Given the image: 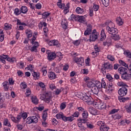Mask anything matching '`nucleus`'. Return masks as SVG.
Here are the masks:
<instances>
[{"label":"nucleus","instance_id":"9d476101","mask_svg":"<svg viewBox=\"0 0 131 131\" xmlns=\"http://www.w3.org/2000/svg\"><path fill=\"white\" fill-rule=\"evenodd\" d=\"M92 29H93L92 25H91V24H89L87 26V30L84 32V35H89V34H90L92 32Z\"/></svg>","mask_w":131,"mask_h":131},{"label":"nucleus","instance_id":"c85d7f7f","mask_svg":"<svg viewBox=\"0 0 131 131\" xmlns=\"http://www.w3.org/2000/svg\"><path fill=\"white\" fill-rule=\"evenodd\" d=\"M78 127H79V129L80 130H85V125L81 123H78Z\"/></svg>","mask_w":131,"mask_h":131},{"label":"nucleus","instance_id":"a211bd4d","mask_svg":"<svg viewBox=\"0 0 131 131\" xmlns=\"http://www.w3.org/2000/svg\"><path fill=\"white\" fill-rule=\"evenodd\" d=\"M105 39H106V34L105 33V30H102L101 31L100 40L103 41V40H105Z\"/></svg>","mask_w":131,"mask_h":131},{"label":"nucleus","instance_id":"ea45409f","mask_svg":"<svg viewBox=\"0 0 131 131\" xmlns=\"http://www.w3.org/2000/svg\"><path fill=\"white\" fill-rule=\"evenodd\" d=\"M82 74H89V70L88 69H83L81 71Z\"/></svg>","mask_w":131,"mask_h":131},{"label":"nucleus","instance_id":"8fccbe9b","mask_svg":"<svg viewBox=\"0 0 131 131\" xmlns=\"http://www.w3.org/2000/svg\"><path fill=\"white\" fill-rule=\"evenodd\" d=\"M25 94L26 95V97H29V96H30V95H31V91L30 90V89H27Z\"/></svg>","mask_w":131,"mask_h":131},{"label":"nucleus","instance_id":"393cba45","mask_svg":"<svg viewBox=\"0 0 131 131\" xmlns=\"http://www.w3.org/2000/svg\"><path fill=\"white\" fill-rule=\"evenodd\" d=\"M118 99L120 101V102H122L123 103H124L125 101H127V100H129V98L128 97H123V96H119Z\"/></svg>","mask_w":131,"mask_h":131},{"label":"nucleus","instance_id":"774afa93","mask_svg":"<svg viewBox=\"0 0 131 131\" xmlns=\"http://www.w3.org/2000/svg\"><path fill=\"white\" fill-rule=\"evenodd\" d=\"M18 64H19V68H20V69H23L24 68V63L23 62L20 61Z\"/></svg>","mask_w":131,"mask_h":131},{"label":"nucleus","instance_id":"e433bc0d","mask_svg":"<svg viewBox=\"0 0 131 131\" xmlns=\"http://www.w3.org/2000/svg\"><path fill=\"white\" fill-rule=\"evenodd\" d=\"M101 1L104 7H108L109 6V0H101Z\"/></svg>","mask_w":131,"mask_h":131},{"label":"nucleus","instance_id":"f03ea898","mask_svg":"<svg viewBox=\"0 0 131 131\" xmlns=\"http://www.w3.org/2000/svg\"><path fill=\"white\" fill-rule=\"evenodd\" d=\"M6 59L7 61H8V62H11V63H14V62H16V61H17L16 58L14 57L10 58L8 55H0V61L2 62L3 64H6V60H5Z\"/></svg>","mask_w":131,"mask_h":131},{"label":"nucleus","instance_id":"09e8293b","mask_svg":"<svg viewBox=\"0 0 131 131\" xmlns=\"http://www.w3.org/2000/svg\"><path fill=\"white\" fill-rule=\"evenodd\" d=\"M119 63L121 64V65H122L123 66H124L125 67H127V68H128V65H127L124 61L122 60H119Z\"/></svg>","mask_w":131,"mask_h":131},{"label":"nucleus","instance_id":"4468645a","mask_svg":"<svg viewBox=\"0 0 131 131\" xmlns=\"http://www.w3.org/2000/svg\"><path fill=\"white\" fill-rule=\"evenodd\" d=\"M89 111L91 114H92V115H98V110L95 109L94 107H90L89 108Z\"/></svg>","mask_w":131,"mask_h":131},{"label":"nucleus","instance_id":"4c0bfd02","mask_svg":"<svg viewBox=\"0 0 131 131\" xmlns=\"http://www.w3.org/2000/svg\"><path fill=\"white\" fill-rule=\"evenodd\" d=\"M32 75L34 78H36V79H38L39 78V74H37V73L35 72H33L32 73Z\"/></svg>","mask_w":131,"mask_h":131},{"label":"nucleus","instance_id":"6e6552de","mask_svg":"<svg viewBox=\"0 0 131 131\" xmlns=\"http://www.w3.org/2000/svg\"><path fill=\"white\" fill-rule=\"evenodd\" d=\"M74 61L77 64H79V65H81V66H83L84 64V59L82 57H75Z\"/></svg>","mask_w":131,"mask_h":131},{"label":"nucleus","instance_id":"7ed1b4c3","mask_svg":"<svg viewBox=\"0 0 131 131\" xmlns=\"http://www.w3.org/2000/svg\"><path fill=\"white\" fill-rule=\"evenodd\" d=\"M40 100H43L47 104H49L52 101V96L49 93H46L45 94H40Z\"/></svg>","mask_w":131,"mask_h":131},{"label":"nucleus","instance_id":"6e6d98bb","mask_svg":"<svg viewBox=\"0 0 131 131\" xmlns=\"http://www.w3.org/2000/svg\"><path fill=\"white\" fill-rule=\"evenodd\" d=\"M26 33L27 34V36L28 38H29L31 37V36H32V33H31V31H30L29 32L26 31Z\"/></svg>","mask_w":131,"mask_h":131},{"label":"nucleus","instance_id":"aec40b11","mask_svg":"<svg viewBox=\"0 0 131 131\" xmlns=\"http://www.w3.org/2000/svg\"><path fill=\"white\" fill-rule=\"evenodd\" d=\"M31 99L33 104L35 105H37V104H38V99H37L36 96H32Z\"/></svg>","mask_w":131,"mask_h":131},{"label":"nucleus","instance_id":"79ce46f5","mask_svg":"<svg viewBox=\"0 0 131 131\" xmlns=\"http://www.w3.org/2000/svg\"><path fill=\"white\" fill-rule=\"evenodd\" d=\"M53 46H56L57 47H60L61 45L59 43V41L57 40H53Z\"/></svg>","mask_w":131,"mask_h":131},{"label":"nucleus","instance_id":"9b49d317","mask_svg":"<svg viewBox=\"0 0 131 131\" xmlns=\"http://www.w3.org/2000/svg\"><path fill=\"white\" fill-rule=\"evenodd\" d=\"M108 33L112 35H116L117 33H118V30L115 28H113V29H111L109 31H107Z\"/></svg>","mask_w":131,"mask_h":131},{"label":"nucleus","instance_id":"bb28decb","mask_svg":"<svg viewBox=\"0 0 131 131\" xmlns=\"http://www.w3.org/2000/svg\"><path fill=\"white\" fill-rule=\"evenodd\" d=\"M95 85H96V81L95 83L92 81H88L87 82V86L90 89H91V88L92 89H93V87L95 86Z\"/></svg>","mask_w":131,"mask_h":131},{"label":"nucleus","instance_id":"680f3d73","mask_svg":"<svg viewBox=\"0 0 131 131\" xmlns=\"http://www.w3.org/2000/svg\"><path fill=\"white\" fill-rule=\"evenodd\" d=\"M16 127L17 129H19V130H22V129H23V125L19 124L16 125Z\"/></svg>","mask_w":131,"mask_h":131},{"label":"nucleus","instance_id":"c9c22d12","mask_svg":"<svg viewBox=\"0 0 131 131\" xmlns=\"http://www.w3.org/2000/svg\"><path fill=\"white\" fill-rule=\"evenodd\" d=\"M79 123H81L82 124H84L85 125H86V122H88V120L86 119H80L79 120Z\"/></svg>","mask_w":131,"mask_h":131},{"label":"nucleus","instance_id":"a19ab883","mask_svg":"<svg viewBox=\"0 0 131 131\" xmlns=\"http://www.w3.org/2000/svg\"><path fill=\"white\" fill-rule=\"evenodd\" d=\"M118 85H119V86H122V88L125 87V86H127L128 87V86H127L126 85V84H125V83L123 82H119L118 83Z\"/></svg>","mask_w":131,"mask_h":131},{"label":"nucleus","instance_id":"69168bd1","mask_svg":"<svg viewBox=\"0 0 131 131\" xmlns=\"http://www.w3.org/2000/svg\"><path fill=\"white\" fill-rule=\"evenodd\" d=\"M52 122L53 125H57L58 124V121L56 119H53Z\"/></svg>","mask_w":131,"mask_h":131},{"label":"nucleus","instance_id":"c756f323","mask_svg":"<svg viewBox=\"0 0 131 131\" xmlns=\"http://www.w3.org/2000/svg\"><path fill=\"white\" fill-rule=\"evenodd\" d=\"M42 117L43 121H46L47 120V117H48V113L47 112V111H43Z\"/></svg>","mask_w":131,"mask_h":131},{"label":"nucleus","instance_id":"603ef678","mask_svg":"<svg viewBox=\"0 0 131 131\" xmlns=\"http://www.w3.org/2000/svg\"><path fill=\"white\" fill-rule=\"evenodd\" d=\"M20 113L23 119H26V118H27V114L26 113H23L22 112Z\"/></svg>","mask_w":131,"mask_h":131},{"label":"nucleus","instance_id":"dca6fc26","mask_svg":"<svg viewBox=\"0 0 131 131\" xmlns=\"http://www.w3.org/2000/svg\"><path fill=\"white\" fill-rule=\"evenodd\" d=\"M118 71H119V73H120V74H121V75H122V74L127 73L128 71L126 68L121 67V68H120L118 69Z\"/></svg>","mask_w":131,"mask_h":131},{"label":"nucleus","instance_id":"338daca9","mask_svg":"<svg viewBox=\"0 0 131 131\" xmlns=\"http://www.w3.org/2000/svg\"><path fill=\"white\" fill-rule=\"evenodd\" d=\"M79 116V113L78 112H75L72 115L73 117H78Z\"/></svg>","mask_w":131,"mask_h":131},{"label":"nucleus","instance_id":"5701e85b","mask_svg":"<svg viewBox=\"0 0 131 131\" xmlns=\"http://www.w3.org/2000/svg\"><path fill=\"white\" fill-rule=\"evenodd\" d=\"M90 40L92 41H95L97 38H98V35L95 34H92L90 36Z\"/></svg>","mask_w":131,"mask_h":131},{"label":"nucleus","instance_id":"864d4df0","mask_svg":"<svg viewBox=\"0 0 131 131\" xmlns=\"http://www.w3.org/2000/svg\"><path fill=\"white\" fill-rule=\"evenodd\" d=\"M31 52H35V53L37 52V48L36 46H33L30 49Z\"/></svg>","mask_w":131,"mask_h":131},{"label":"nucleus","instance_id":"72a5a7b5","mask_svg":"<svg viewBox=\"0 0 131 131\" xmlns=\"http://www.w3.org/2000/svg\"><path fill=\"white\" fill-rule=\"evenodd\" d=\"M83 118L86 119L88 117H89V113H88V111H84L83 113L82 114Z\"/></svg>","mask_w":131,"mask_h":131},{"label":"nucleus","instance_id":"f704fd0d","mask_svg":"<svg viewBox=\"0 0 131 131\" xmlns=\"http://www.w3.org/2000/svg\"><path fill=\"white\" fill-rule=\"evenodd\" d=\"M50 15H51V13H49L48 12H44L42 14V18L43 19H46V18H48Z\"/></svg>","mask_w":131,"mask_h":131},{"label":"nucleus","instance_id":"1a4fd4ad","mask_svg":"<svg viewBox=\"0 0 131 131\" xmlns=\"http://www.w3.org/2000/svg\"><path fill=\"white\" fill-rule=\"evenodd\" d=\"M22 119V116L20 115V113L19 114V115L16 117V118L14 117H11L12 121L14 122L15 123H18L20 120Z\"/></svg>","mask_w":131,"mask_h":131},{"label":"nucleus","instance_id":"2f4dec72","mask_svg":"<svg viewBox=\"0 0 131 131\" xmlns=\"http://www.w3.org/2000/svg\"><path fill=\"white\" fill-rule=\"evenodd\" d=\"M108 129H109V127H107L105 125H101L100 126L101 131H108Z\"/></svg>","mask_w":131,"mask_h":131},{"label":"nucleus","instance_id":"e2e57ef3","mask_svg":"<svg viewBox=\"0 0 131 131\" xmlns=\"http://www.w3.org/2000/svg\"><path fill=\"white\" fill-rule=\"evenodd\" d=\"M74 117L73 116L67 117V121H73Z\"/></svg>","mask_w":131,"mask_h":131},{"label":"nucleus","instance_id":"a18cd8bd","mask_svg":"<svg viewBox=\"0 0 131 131\" xmlns=\"http://www.w3.org/2000/svg\"><path fill=\"white\" fill-rule=\"evenodd\" d=\"M21 11H20V10H19V9L18 8H16L14 10V14H15V15H16V16H18V15H20V14H21Z\"/></svg>","mask_w":131,"mask_h":131},{"label":"nucleus","instance_id":"423d86ee","mask_svg":"<svg viewBox=\"0 0 131 131\" xmlns=\"http://www.w3.org/2000/svg\"><path fill=\"white\" fill-rule=\"evenodd\" d=\"M118 94L121 97H124L127 94V89L125 87H122L118 91Z\"/></svg>","mask_w":131,"mask_h":131},{"label":"nucleus","instance_id":"473e14b6","mask_svg":"<svg viewBox=\"0 0 131 131\" xmlns=\"http://www.w3.org/2000/svg\"><path fill=\"white\" fill-rule=\"evenodd\" d=\"M69 3L67 4L66 5V7H64V10H63V12L64 13V14H67V13H68V12H69Z\"/></svg>","mask_w":131,"mask_h":131},{"label":"nucleus","instance_id":"412c9836","mask_svg":"<svg viewBox=\"0 0 131 131\" xmlns=\"http://www.w3.org/2000/svg\"><path fill=\"white\" fill-rule=\"evenodd\" d=\"M61 25L63 29H67L68 23H67V21L66 20V19H64L62 20Z\"/></svg>","mask_w":131,"mask_h":131},{"label":"nucleus","instance_id":"13d9d810","mask_svg":"<svg viewBox=\"0 0 131 131\" xmlns=\"http://www.w3.org/2000/svg\"><path fill=\"white\" fill-rule=\"evenodd\" d=\"M94 10L95 12H97L98 10H99V8H100V6L98 5L94 4L93 6Z\"/></svg>","mask_w":131,"mask_h":131},{"label":"nucleus","instance_id":"39448f33","mask_svg":"<svg viewBox=\"0 0 131 131\" xmlns=\"http://www.w3.org/2000/svg\"><path fill=\"white\" fill-rule=\"evenodd\" d=\"M72 20H75V21H78V22H80V23H83L86 21L85 19V17H84V16H79L77 15L75 16L74 15H72Z\"/></svg>","mask_w":131,"mask_h":131},{"label":"nucleus","instance_id":"052dcab7","mask_svg":"<svg viewBox=\"0 0 131 131\" xmlns=\"http://www.w3.org/2000/svg\"><path fill=\"white\" fill-rule=\"evenodd\" d=\"M73 43L74 45V46H79V45L80 44V40H77L74 41Z\"/></svg>","mask_w":131,"mask_h":131},{"label":"nucleus","instance_id":"a878e982","mask_svg":"<svg viewBox=\"0 0 131 131\" xmlns=\"http://www.w3.org/2000/svg\"><path fill=\"white\" fill-rule=\"evenodd\" d=\"M28 11V9H27V7L26 6H22L20 8V12L23 13V14H26Z\"/></svg>","mask_w":131,"mask_h":131},{"label":"nucleus","instance_id":"ddd939ff","mask_svg":"<svg viewBox=\"0 0 131 131\" xmlns=\"http://www.w3.org/2000/svg\"><path fill=\"white\" fill-rule=\"evenodd\" d=\"M106 25L107 24V26L106 28L107 31L114 28V23H112V21H110L108 23H106Z\"/></svg>","mask_w":131,"mask_h":131},{"label":"nucleus","instance_id":"cd10ccee","mask_svg":"<svg viewBox=\"0 0 131 131\" xmlns=\"http://www.w3.org/2000/svg\"><path fill=\"white\" fill-rule=\"evenodd\" d=\"M94 50L95 51V52H93L92 53V55H95L96 54V55L95 56H97V54H98V53H99L100 52V49H99V48L98 47V46L97 45H95L94 46Z\"/></svg>","mask_w":131,"mask_h":131},{"label":"nucleus","instance_id":"0eeeda50","mask_svg":"<svg viewBox=\"0 0 131 131\" xmlns=\"http://www.w3.org/2000/svg\"><path fill=\"white\" fill-rule=\"evenodd\" d=\"M93 104L95 108H97V109H99L100 110H102V109L105 108V107H106L105 104L101 102H94Z\"/></svg>","mask_w":131,"mask_h":131},{"label":"nucleus","instance_id":"bf43d9fd","mask_svg":"<svg viewBox=\"0 0 131 131\" xmlns=\"http://www.w3.org/2000/svg\"><path fill=\"white\" fill-rule=\"evenodd\" d=\"M106 78L110 80V81H112L113 80V78L109 74H106Z\"/></svg>","mask_w":131,"mask_h":131},{"label":"nucleus","instance_id":"6ab92c4d","mask_svg":"<svg viewBox=\"0 0 131 131\" xmlns=\"http://www.w3.org/2000/svg\"><path fill=\"white\" fill-rule=\"evenodd\" d=\"M3 124L5 126H8V127H11V123H10V121H9V120L7 118L4 119Z\"/></svg>","mask_w":131,"mask_h":131},{"label":"nucleus","instance_id":"5fc2aeb1","mask_svg":"<svg viewBox=\"0 0 131 131\" xmlns=\"http://www.w3.org/2000/svg\"><path fill=\"white\" fill-rule=\"evenodd\" d=\"M124 108L126 109L127 112L128 113H129L131 112V107L130 105L128 106V105H126L124 106Z\"/></svg>","mask_w":131,"mask_h":131},{"label":"nucleus","instance_id":"49530a36","mask_svg":"<svg viewBox=\"0 0 131 131\" xmlns=\"http://www.w3.org/2000/svg\"><path fill=\"white\" fill-rule=\"evenodd\" d=\"M107 58L110 61H113L115 60V58H114V57L112 55H107Z\"/></svg>","mask_w":131,"mask_h":131},{"label":"nucleus","instance_id":"0e129e2a","mask_svg":"<svg viewBox=\"0 0 131 131\" xmlns=\"http://www.w3.org/2000/svg\"><path fill=\"white\" fill-rule=\"evenodd\" d=\"M60 107L61 110H63V109H65V108H66V104L64 103H62Z\"/></svg>","mask_w":131,"mask_h":131},{"label":"nucleus","instance_id":"de8ad7c7","mask_svg":"<svg viewBox=\"0 0 131 131\" xmlns=\"http://www.w3.org/2000/svg\"><path fill=\"white\" fill-rule=\"evenodd\" d=\"M113 39H114V40H119V39H120V37L119 36V35H113Z\"/></svg>","mask_w":131,"mask_h":131},{"label":"nucleus","instance_id":"f8f14e48","mask_svg":"<svg viewBox=\"0 0 131 131\" xmlns=\"http://www.w3.org/2000/svg\"><path fill=\"white\" fill-rule=\"evenodd\" d=\"M102 67L104 69L112 70L113 68V66H112V64L109 63L108 62L105 63L104 64L102 65Z\"/></svg>","mask_w":131,"mask_h":131},{"label":"nucleus","instance_id":"f257e3e1","mask_svg":"<svg viewBox=\"0 0 131 131\" xmlns=\"http://www.w3.org/2000/svg\"><path fill=\"white\" fill-rule=\"evenodd\" d=\"M101 89H107L106 82L103 80H102L101 82L96 81V85L94 86L91 90L92 93H93L95 95H98V94H99V92L100 91L99 90H101Z\"/></svg>","mask_w":131,"mask_h":131},{"label":"nucleus","instance_id":"c03bdc74","mask_svg":"<svg viewBox=\"0 0 131 131\" xmlns=\"http://www.w3.org/2000/svg\"><path fill=\"white\" fill-rule=\"evenodd\" d=\"M27 123L28 124H30V123H32V118L31 117H29L28 118H27L26 120Z\"/></svg>","mask_w":131,"mask_h":131},{"label":"nucleus","instance_id":"37998d69","mask_svg":"<svg viewBox=\"0 0 131 131\" xmlns=\"http://www.w3.org/2000/svg\"><path fill=\"white\" fill-rule=\"evenodd\" d=\"M8 82H4L3 83V85L5 90V91H8V90H9V86H8Z\"/></svg>","mask_w":131,"mask_h":131},{"label":"nucleus","instance_id":"7c9ffc66","mask_svg":"<svg viewBox=\"0 0 131 131\" xmlns=\"http://www.w3.org/2000/svg\"><path fill=\"white\" fill-rule=\"evenodd\" d=\"M76 12L77 14H82L84 12V10L80 7H77L76 9Z\"/></svg>","mask_w":131,"mask_h":131},{"label":"nucleus","instance_id":"f3484780","mask_svg":"<svg viewBox=\"0 0 131 131\" xmlns=\"http://www.w3.org/2000/svg\"><path fill=\"white\" fill-rule=\"evenodd\" d=\"M55 58H56V54L54 52H52L51 54L48 55V59L49 61H52Z\"/></svg>","mask_w":131,"mask_h":131},{"label":"nucleus","instance_id":"58836bf2","mask_svg":"<svg viewBox=\"0 0 131 131\" xmlns=\"http://www.w3.org/2000/svg\"><path fill=\"white\" fill-rule=\"evenodd\" d=\"M32 122L34 123H36L38 122V119H37V117L36 116H33L32 117Z\"/></svg>","mask_w":131,"mask_h":131},{"label":"nucleus","instance_id":"b1692460","mask_svg":"<svg viewBox=\"0 0 131 131\" xmlns=\"http://www.w3.org/2000/svg\"><path fill=\"white\" fill-rule=\"evenodd\" d=\"M116 23L117 24H118V25H119L120 26L123 24V21H122V19H121V17H118L117 18Z\"/></svg>","mask_w":131,"mask_h":131},{"label":"nucleus","instance_id":"4be33fe9","mask_svg":"<svg viewBox=\"0 0 131 131\" xmlns=\"http://www.w3.org/2000/svg\"><path fill=\"white\" fill-rule=\"evenodd\" d=\"M48 77L49 78H50V79H55V78L57 77V76H56V74H55V73L53 72H50L48 75Z\"/></svg>","mask_w":131,"mask_h":131},{"label":"nucleus","instance_id":"20e7f679","mask_svg":"<svg viewBox=\"0 0 131 131\" xmlns=\"http://www.w3.org/2000/svg\"><path fill=\"white\" fill-rule=\"evenodd\" d=\"M77 97L79 98V99H81V100H83L84 102H91V99H92V97H91L90 96H88L86 94H83L81 93H79L77 94Z\"/></svg>","mask_w":131,"mask_h":131},{"label":"nucleus","instance_id":"2eb2a0df","mask_svg":"<svg viewBox=\"0 0 131 131\" xmlns=\"http://www.w3.org/2000/svg\"><path fill=\"white\" fill-rule=\"evenodd\" d=\"M121 78L122 79L128 80L131 78V74H127V73L123 74L121 75Z\"/></svg>","mask_w":131,"mask_h":131},{"label":"nucleus","instance_id":"3c124183","mask_svg":"<svg viewBox=\"0 0 131 131\" xmlns=\"http://www.w3.org/2000/svg\"><path fill=\"white\" fill-rule=\"evenodd\" d=\"M124 54L127 58H131V53L130 52L124 51Z\"/></svg>","mask_w":131,"mask_h":131},{"label":"nucleus","instance_id":"4d7b16f0","mask_svg":"<svg viewBox=\"0 0 131 131\" xmlns=\"http://www.w3.org/2000/svg\"><path fill=\"white\" fill-rule=\"evenodd\" d=\"M112 86H113V84H112V83H110L108 86H107V88L105 89H107V91H112Z\"/></svg>","mask_w":131,"mask_h":131}]
</instances>
